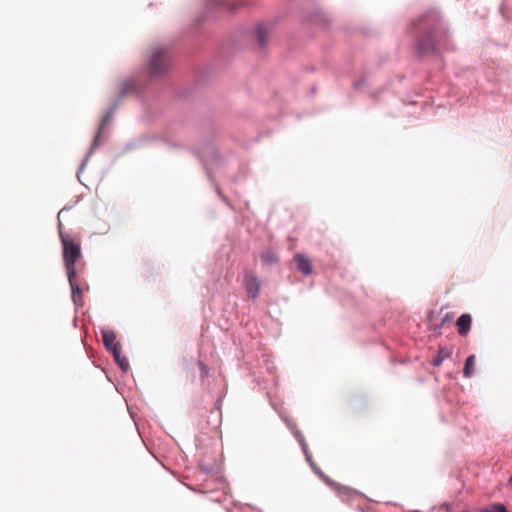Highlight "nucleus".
Here are the masks:
<instances>
[{
	"mask_svg": "<svg viewBox=\"0 0 512 512\" xmlns=\"http://www.w3.org/2000/svg\"><path fill=\"white\" fill-rule=\"evenodd\" d=\"M414 36V47L419 55L436 54L441 49L449 50V35L446 24L436 11H430L413 21L409 27Z\"/></svg>",
	"mask_w": 512,
	"mask_h": 512,
	"instance_id": "obj_1",
	"label": "nucleus"
},
{
	"mask_svg": "<svg viewBox=\"0 0 512 512\" xmlns=\"http://www.w3.org/2000/svg\"><path fill=\"white\" fill-rule=\"evenodd\" d=\"M59 236L63 246L66 272L67 274L77 275L76 263L82 256L80 239L63 233L61 222H59Z\"/></svg>",
	"mask_w": 512,
	"mask_h": 512,
	"instance_id": "obj_2",
	"label": "nucleus"
},
{
	"mask_svg": "<svg viewBox=\"0 0 512 512\" xmlns=\"http://www.w3.org/2000/svg\"><path fill=\"white\" fill-rule=\"evenodd\" d=\"M169 66L167 50L162 46H156L152 49L149 56V73L151 76L164 74Z\"/></svg>",
	"mask_w": 512,
	"mask_h": 512,
	"instance_id": "obj_3",
	"label": "nucleus"
},
{
	"mask_svg": "<svg viewBox=\"0 0 512 512\" xmlns=\"http://www.w3.org/2000/svg\"><path fill=\"white\" fill-rule=\"evenodd\" d=\"M243 285L250 298L256 299L261 291V282L254 271L246 269L243 272Z\"/></svg>",
	"mask_w": 512,
	"mask_h": 512,
	"instance_id": "obj_4",
	"label": "nucleus"
},
{
	"mask_svg": "<svg viewBox=\"0 0 512 512\" xmlns=\"http://www.w3.org/2000/svg\"><path fill=\"white\" fill-rule=\"evenodd\" d=\"M67 276H68L69 284L71 286L73 302L78 306H82L83 305V297H82L83 292L87 291L89 289V287L86 283H83V284L79 283L76 280V275L67 274Z\"/></svg>",
	"mask_w": 512,
	"mask_h": 512,
	"instance_id": "obj_5",
	"label": "nucleus"
},
{
	"mask_svg": "<svg viewBox=\"0 0 512 512\" xmlns=\"http://www.w3.org/2000/svg\"><path fill=\"white\" fill-rule=\"evenodd\" d=\"M294 261L297 266V269L303 273L304 275H310L313 272V266L305 255L298 253L294 256Z\"/></svg>",
	"mask_w": 512,
	"mask_h": 512,
	"instance_id": "obj_6",
	"label": "nucleus"
},
{
	"mask_svg": "<svg viewBox=\"0 0 512 512\" xmlns=\"http://www.w3.org/2000/svg\"><path fill=\"white\" fill-rule=\"evenodd\" d=\"M102 338L105 347L111 352L121 350V345L117 342L116 334L112 330H102Z\"/></svg>",
	"mask_w": 512,
	"mask_h": 512,
	"instance_id": "obj_7",
	"label": "nucleus"
},
{
	"mask_svg": "<svg viewBox=\"0 0 512 512\" xmlns=\"http://www.w3.org/2000/svg\"><path fill=\"white\" fill-rule=\"evenodd\" d=\"M471 323H472L471 316L469 314H462L457 319V322H456V324L458 326V333L461 336L467 335L468 332L470 331Z\"/></svg>",
	"mask_w": 512,
	"mask_h": 512,
	"instance_id": "obj_8",
	"label": "nucleus"
},
{
	"mask_svg": "<svg viewBox=\"0 0 512 512\" xmlns=\"http://www.w3.org/2000/svg\"><path fill=\"white\" fill-rule=\"evenodd\" d=\"M260 259L264 265L271 266L278 262L277 254L271 249H265L260 253Z\"/></svg>",
	"mask_w": 512,
	"mask_h": 512,
	"instance_id": "obj_9",
	"label": "nucleus"
},
{
	"mask_svg": "<svg viewBox=\"0 0 512 512\" xmlns=\"http://www.w3.org/2000/svg\"><path fill=\"white\" fill-rule=\"evenodd\" d=\"M474 366H475V355H470L467 357L463 369V374L465 377H471L474 372Z\"/></svg>",
	"mask_w": 512,
	"mask_h": 512,
	"instance_id": "obj_10",
	"label": "nucleus"
},
{
	"mask_svg": "<svg viewBox=\"0 0 512 512\" xmlns=\"http://www.w3.org/2000/svg\"><path fill=\"white\" fill-rule=\"evenodd\" d=\"M450 351L447 348H440L437 356L433 359L432 364L434 367H439L443 361L449 357Z\"/></svg>",
	"mask_w": 512,
	"mask_h": 512,
	"instance_id": "obj_11",
	"label": "nucleus"
},
{
	"mask_svg": "<svg viewBox=\"0 0 512 512\" xmlns=\"http://www.w3.org/2000/svg\"><path fill=\"white\" fill-rule=\"evenodd\" d=\"M114 360L121 367L123 371L129 369V362L125 357L121 356V350H115L112 352Z\"/></svg>",
	"mask_w": 512,
	"mask_h": 512,
	"instance_id": "obj_12",
	"label": "nucleus"
},
{
	"mask_svg": "<svg viewBox=\"0 0 512 512\" xmlns=\"http://www.w3.org/2000/svg\"><path fill=\"white\" fill-rule=\"evenodd\" d=\"M255 33H256V38H257L258 43L261 46H264L266 44L267 38H268V32H267L266 28L263 25H259L256 28Z\"/></svg>",
	"mask_w": 512,
	"mask_h": 512,
	"instance_id": "obj_13",
	"label": "nucleus"
},
{
	"mask_svg": "<svg viewBox=\"0 0 512 512\" xmlns=\"http://www.w3.org/2000/svg\"><path fill=\"white\" fill-rule=\"evenodd\" d=\"M481 512H508L501 503H494L481 509Z\"/></svg>",
	"mask_w": 512,
	"mask_h": 512,
	"instance_id": "obj_14",
	"label": "nucleus"
},
{
	"mask_svg": "<svg viewBox=\"0 0 512 512\" xmlns=\"http://www.w3.org/2000/svg\"><path fill=\"white\" fill-rule=\"evenodd\" d=\"M296 437H297V439H298V441H299V443H300V445L302 447V450H303V452H304V454L306 456L307 461L310 462L311 461V456L309 455L308 446H307V443L305 442L304 437L300 433H297Z\"/></svg>",
	"mask_w": 512,
	"mask_h": 512,
	"instance_id": "obj_15",
	"label": "nucleus"
},
{
	"mask_svg": "<svg viewBox=\"0 0 512 512\" xmlns=\"http://www.w3.org/2000/svg\"><path fill=\"white\" fill-rule=\"evenodd\" d=\"M109 119H110V115H106L104 117V119L102 120V122L100 124V127H99V131H98L97 135L95 136V139H94V142H93V146H92L93 148L95 146H97L99 138H100L101 133H102V130L104 129L105 125L108 123Z\"/></svg>",
	"mask_w": 512,
	"mask_h": 512,
	"instance_id": "obj_16",
	"label": "nucleus"
},
{
	"mask_svg": "<svg viewBox=\"0 0 512 512\" xmlns=\"http://www.w3.org/2000/svg\"><path fill=\"white\" fill-rule=\"evenodd\" d=\"M198 367L200 369V376H201L202 380L206 379L209 374V369H208L207 365L205 363H203L202 361H198Z\"/></svg>",
	"mask_w": 512,
	"mask_h": 512,
	"instance_id": "obj_17",
	"label": "nucleus"
},
{
	"mask_svg": "<svg viewBox=\"0 0 512 512\" xmlns=\"http://www.w3.org/2000/svg\"><path fill=\"white\" fill-rule=\"evenodd\" d=\"M339 495L342 497L343 500L348 501L350 497L349 488H339Z\"/></svg>",
	"mask_w": 512,
	"mask_h": 512,
	"instance_id": "obj_18",
	"label": "nucleus"
}]
</instances>
